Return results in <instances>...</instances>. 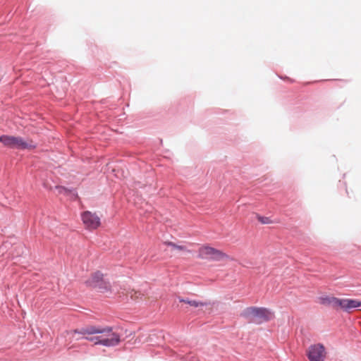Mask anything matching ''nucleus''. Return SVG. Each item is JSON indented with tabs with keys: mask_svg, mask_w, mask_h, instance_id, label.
Masks as SVG:
<instances>
[{
	"mask_svg": "<svg viewBox=\"0 0 361 361\" xmlns=\"http://www.w3.org/2000/svg\"><path fill=\"white\" fill-rule=\"evenodd\" d=\"M81 219L85 227L89 230L97 229L100 226V218L95 214L89 211L81 214Z\"/></svg>",
	"mask_w": 361,
	"mask_h": 361,
	"instance_id": "nucleus-7",
	"label": "nucleus"
},
{
	"mask_svg": "<svg viewBox=\"0 0 361 361\" xmlns=\"http://www.w3.org/2000/svg\"><path fill=\"white\" fill-rule=\"evenodd\" d=\"M86 283L89 286L97 288L100 290H108L110 287L109 283L104 279V275L99 271H97L92 274L86 281Z\"/></svg>",
	"mask_w": 361,
	"mask_h": 361,
	"instance_id": "nucleus-6",
	"label": "nucleus"
},
{
	"mask_svg": "<svg viewBox=\"0 0 361 361\" xmlns=\"http://www.w3.org/2000/svg\"><path fill=\"white\" fill-rule=\"evenodd\" d=\"M247 311L250 315L257 319V322H267L274 318V313L266 308L250 307Z\"/></svg>",
	"mask_w": 361,
	"mask_h": 361,
	"instance_id": "nucleus-5",
	"label": "nucleus"
},
{
	"mask_svg": "<svg viewBox=\"0 0 361 361\" xmlns=\"http://www.w3.org/2000/svg\"><path fill=\"white\" fill-rule=\"evenodd\" d=\"M71 331V330H69V331H66L63 333V334H64V336H66V337H68V338H69L70 342H71L73 340L79 341V340H80L81 338H85L84 335L78 334H76L75 335V338H73L71 337V336H70V335H68V334H67V332H68V331Z\"/></svg>",
	"mask_w": 361,
	"mask_h": 361,
	"instance_id": "nucleus-12",
	"label": "nucleus"
},
{
	"mask_svg": "<svg viewBox=\"0 0 361 361\" xmlns=\"http://www.w3.org/2000/svg\"><path fill=\"white\" fill-rule=\"evenodd\" d=\"M345 298H337L336 308V310L341 309L344 310Z\"/></svg>",
	"mask_w": 361,
	"mask_h": 361,
	"instance_id": "nucleus-14",
	"label": "nucleus"
},
{
	"mask_svg": "<svg viewBox=\"0 0 361 361\" xmlns=\"http://www.w3.org/2000/svg\"><path fill=\"white\" fill-rule=\"evenodd\" d=\"M257 219L259 222L264 224H268L271 222V221L268 217L258 216Z\"/></svg>",
	"mask_w": 361,
	"mask_h": 361,
	"instance_id": "nucleus-15",
	"label": "nucleus"
},
{
	"mask_svg": "<svg viewBox=\"0 0 361 361\" xmlns=\"http://www.w3.org/2000/svg\"><path fill=\"white\" fill-rule=\"evenodd\" d=\"M307 355L310 361H324L325 348L320 343L311 345L307 349Z\"/></svg>",
	"mask_w": 361,
	"mask_h": 361,
	"instance_id": "nucleus-4",
	"label": "nucleus"
},
{
	"mask_svg": "<svg viewBox=\"0 0 361 361\" xmlns=\"http://www.w3.org/2000/svg\"><path fill=\"white\" fill-rule=\"evenodd\" d=\"M179 301L180 302H184V303L188 304L190 306H192V307H201V306L205 305V303H203L202 302H198V301H196V300H190L183 299V298H179Z\"/></svg>",
	"mask_w": 361,
	"mask_h": 361,
	"instance_id": "nucleus-10",
	"label": "nucleus"
},
{
	"mask_svg": "<svg viewBox=\"0 0 361 361\" xmlns=\"http://www.w3.org/2000/svg\"><path fill=\"white\" fill-rule=\"evenodd\" d=\"M333 296L324 295L318 298V302L324 306L331 305V302Z\"/></svg>",
	"mask_w": 361,
	"mask_h": 361,
	"instance_id": "nucleus-11",
	"label": "nucleus"
},
{
	"mask_svg": "<svg viewBox=\"0 0 361 361\" xmlns=\"http://www.w3.org/2000/svg\"><path fill=\"white\" fill-rule=\"evenodd\" d=\"M128 296H129L133 300L137 301L143 299L144 294L140 291L131 290L128 292Z\"/></svg>",
	"mask_w": 361,
	"mask_h": 361,
	"instance_id": "nucleus-9",
	"label": "nucleus"
},
{
	"mask_svg": "<svg viewBox=\"0 0 361 361\" xmlns=\"http://www.w3.org/2000/svg\"><path fill=\"white\" fill-rule=\"evenodd\" d=\"M290 82H293V81L290 79L288 80Z\"/></svg>",
	"mask_w": 361,
	"mask_h": 361,
	"instance_id": "nucleus-18",
	"label": "nucleus"
},
{
	"mask_svg": "<svg viewBox=\"0 0 361 361\" xmlns=\"http://www.w3.org/2000/svg\"><path fill=\"white\" fill-rule=\"evenodd\" d=\"M166 245H169V246H171L172 248L173 249H176V250H181V251H186L187 249L185 246H183V245H176L172 242H168L166 243Z\"/></svg>",
	"mask_w": 361,
	"mask_h": 361,
	"instance_id": "nucleus-13",
	"label": "nucleus"
},
{
	"mask_svg": "<svg viewBox=\"0 0 361 361\" xmlns=\"http://www.w3.org/2000/svg\"><path fill=\"white\" fill-rule=\"evenodd\" d=\"M58 189H59L60 192H63L66 191V189L65 188H63V187H58Z\"/></svg>",
	"mask_w": 361,
	"mask_h": 361,
	"instance_id": "nucleus-17",
	"label": "nucleus"
},
{
	"mask_svg": "<svg viewBox=\"0 0 361 361\" xmlns=\"http://www.w3.org/2000/svg\"><path fill=\"white\" fill-rule=\"evenodd\" d=\"M197 257L202 259L214 262L232 260L226 253L209 245H204L199 247Z\"/></svg>",
	"mask_w": 361,
	"mask_h": 361,
	"instance_id": "nucleus-2",
	"label": "nucleus"
},
{
	"mask_svg": "<svg viewBox=\"0 0 361 361\" xmlns=\"http://www.w3.org/2000/svg\"><path fill=\"white\" fill-rule=\"evenodd\" d=\"M337 298H336V297H334V296L332 297L330 307H333L334 309L336 308Z\"/></svg>",
	"mask_w": 361,
	"mask_h": 361,
	"instance_id": "nucleus-16",
	"label": "nucleus"
},
{
	"mask_svg": "<svg viewBox=\"0 0 361 361\" xmlns=\"http://www.w3.org/2000/svg\"><path fill=\"white\" fill-rule=\"evenodd\" d=\"M0 142L6 147L18 149H32L37 147L32 140L25 141L20 137L11 135L0 136Z\"/></svg>",
	"mask_w": 361,
	"mask_h": 361,
	"instance_id": "nucleus-3",
	"label": "nucleus"
},
{
	"mask_svg": "<svg viewBox=\"0 0 361 361\" xmlns=\"http://www.w3.org/2000/svg\"><path fill=\"white\" fill-rule=\"evenodd\" d=\"M361 307V301L356 299L345 298L343 311L350 312L353 309Z\"/></svg>",
	"mask_w": 361,
	"mask_h": 361,
	"instance_id": "nucleus-8",
	"label": "nucleus"
},
{
	"mask_svg": "<svg viewBox=\"0 0 361 361\" xmlns=\"http://www.w3.org/2000/svg\"><path fill=\"white\" fill-rule=\"evenodd\" d=\"M76 334L85 336L86 340L93 342L95 345L107 347L117 345L121 341L118 334L114 332L111 327L100 328L95 326H87L80 329H74L67 332L73 338Z\"/></svg>",
	"mask_w": 361,
	"mask_h": 361,
	"instance_id": "nucleus-1",
	"label": "nucleus"
}]
</instances>
